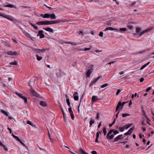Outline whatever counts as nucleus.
<instances>
[{"mask_svg": "<svg viewBox=\"0 0 154 154\" xmlns=\"http://www.w3.org/2000/svg\"><path fill=\"white\" fill-rule=\"evenodd\" d=\"M113 130L114 129H111L109 130L106 136L107 139L111 140L114 138V135L112 134L110 135L112 132H113Z\"/></svg>", "mask_w": 154, "mask_h": 154, "instance_id": "1", "label": "nucleus"}, {"mask_svg": "<svg viewBox=\"0 0 154 154\" xmlns=\"http://www.w3.org/2000/svg\"><path fill=\"white\" fill-rule=\"evenodd\" d=\"M30 91L31 92V94L32 95H33L34 96L36 97H39L40 95L37 93L32 87L30 88Z\"/></svg>", "mask_w": 154, "mask_h": 154, "instance_id": "2", "label": "nucleus"}, {"mask_svg": "<svg viewBox=\"0 0 154 154\" xmlns=\"http://www.w3.org/2000/svg\"><path fill=\"white\" fill-rule=\"evenodd\" d=\"M15 94L18 95L20 98L23 100L25 103H27V98L23 96L22 94L17 92H16Z\"/></svg>", "mask_w": 154, "mask_h": 154, "instance_id": "3", "label": "nucleus"}, {"mask_svg": "<svg viewBox=\"0 0 154 154\" xmlns=\"http://www.w3.org/2000/svg\"><path fill=\"white\" fill-rule=\"evenodd\" d=\"M3 54H7L8 55H15L17 54V52L16 51H9L7 52H2Z\"/></svg>", "mask_w": 154, "mask_h": 154, "instance_id": "4", "label": "nucleus"}, {"mask_svg": "<svg viewBox=\"0 0 154 154\" xmlns=\"http://www.w3.org/2000/svg\"><path fill=\"white\" fill-rule=\"evenodd\" d=\"M32 51L35 53H40L41 52H43L45 51V50H41L39 49L32 48Z\"/></svg>", "mask_w": 154, "mask_h": 154, "instance_id": "5", "label": "nucleus"}, {"mask_svg": "<svg viewBox=\"0 0 154 154\" xmlns=\"http://www.w3.org/2000/svg\"><path fill=\"white\" fill-rule=\"evenodd\" d=\"M61 22H63V21L60 20L51 21L49 20V25L58 23H60Z\"/></svg>", "mask_w": 154, "mask_h": 154, "instance_id": "6", "label": "nucleus"}, {"mask_svg": "<svg viewBox=\"0 0 154 154\" xmlns=\"http://www.w3.org/2000/svg\"><path fill=\"white\" fill-rule=\"evenodd\" d=\"M49 138L50 140V141H49V145L50 146H52L54 144V140L53 139L50 137V135L49 132Z\"/></svg>", "mask_w": 154, "mask_h": 154, "instance_id": "7", "label": "nucleus"}, {"mask_svg": "<svg viewBox=\"0 0 154 154\" xmlns=\"http://www.w3.org/2000/svg\"><path fill=\"white\" fill-rule=\"evenodd\" d=\"M36 24L39 25H48V21H41L37 22Z\"/></svg>", "mask_w": 154, "mask_h": 154, "instance_id": "8", "label": "nucleus"}, {"mask_svg": "<svg viewBox=\"0 0 154 154\" xmlns=\"http://www.w3.org/2000/svg\"><path fill=\"white\" fill-rule=\"evenodd\" d=\"M43 31L42 30H39L38 32V34L37 35V36H40V38H42L45 37V35L43 34Z\"/></svg>", "mask_w": 154, "mask_h": 154, "instance_id": "9", "label": "nucleus"}, {"mask_svg": "<svg viewBox=\"0 0 154 154\" xmlns=\"http://www.w3.org/2000/svg\"><path fill=\"white\" fill-rule=\"evenodd\" d=\"M39 104L40 105L43 107H47L48 105L47 103L45 101H41L40 102Z\"/></svg>", "mask_w": 154, "mask_h": 154, "instance_id": "10", "label": "nucleus"}, {"mask_svg": "<svg viewBox=\"0 0 154 154\" xmlns=\"http://www.w3.org/2000/svg\"><path fill=\"white\" fill-rule=\"evenodd\" d=\"M134 129V127H132L126 133L125 135H130L131 134V133L133 132V130Z\"/></svg>", "mask_w": 154, "mask_h": 154, "instance_id": "11", "label": "nucleus"}, {"mask_svg": "<svg viewBox=\"0 0 154 154\" xmlns=\"http://www.w3.org/2000/svg\"><path fill=\"white\" fill-rule=\"evenodd\" d=\"M149 29H147L145 30H144L141 32H140L139 33V34L137 36V37H140L143 34L145 33L147 31H149Z\"/></svg>", "mask_w": 154, "mask_h": 154, "instance_id": "12", "label": "nucleus"}, {"mask_svg": "<svg viewBox=\"0 0 154 154\" xmlns=\"http://www.w3.org/2000/svg\"><path fill=\"white\" fill-rule=\"evenodd\" d=\"M118 30V29L116 28H114L112 27H108L105 29L103 30V31H106L107 30Z\"/></svg>", "mask_w": 154, "mask_h": 154, "instance_id": "13", "label": "nucleus"}, {"mask_svg": "<svg viewBox=\"0 0 154 154\" xmlns=\"http://www.w3.org/2000/svg\"><path fill=\"white\" fill-rule=\"evenodd\" d=\"M56 17V16L54 14H49V18H50L51 19H55Z\"/></svg>", "mask_w": 154, "mask_h": 154, "instance_id": "14", "label": "nucleus"}, {"mask_svg": "<svg viewBox=\"0 0 154 154\" xmlns=\"http://www.w3.org/2000/svg\"><path fill=\"white\" fill-rule=\"evenodd\" d=\"M78 93L77 92H75L73 94L74 99L75 100H79V97L78 96Z\"/></svg>", "mask_w": 154, "mask_h": 154, "instance_id": "15", "label": "nucleus"}, {"mask_svg": "<svg viewBox=\"0 0 154 154\" xmlns=\"http://www.w3.org/2000/svg\"><path fill=\"white\" fill-rule=\"evenodd\" d=\"M123 136L122 134L120 135L117 136L115 139V141H117L119 140L122 139L123 138H121V137Z\"/></svg>", "mask_w": 154, "mask_h": 154, "instance_id": "16", "label": "nucleus"}, {"mask_svg": "<svg viewBox=\"0 0 154 154\" xmlns=\"http://www.w3.org/2000/svg\"><path fill=\"white\" fill-rule=\"evenodd\" d=\"M67 104L69 106H70V104L69 97L67 94L65 95Z\"/></svg>", "mask_w": 154, "mask_h": 154, "instance_id": "17", "label": "nucleus"}, {"mask_svg": "<svg viewBox=\"0 0 154 154\" xmlns=\"http://www.w3.org/2000/svg\"><path fill=\"white\" fill-rule=\"evenodd\" d=\"M35 80L34 79H31L29 82V85L30 87L31 88V85L34 84L35 83L34 82Z\"/></svg>", "mask_w": 154, "mask_h": 154, "instance_id": "18", "label": "nucleus"}, {"mask_svg": "<svg viewBox=\"0 0 154 154\" xmlns=\"http://www.w3.org/2000/svg\"><path fill=\"white\" fill-rule=\"evenodd\" d=\"M79 153L81 154H88L87 153L85 152L81 147H80L79 149Z\"/></svg>", "mask_w": 154, "mask_h": 154, "instance_id": "19", "label": "nucleus"}, {"mask_svg": "<svg viewBox=\"0 0 154 154\" xmlns=\"http://www.w3.org/2000/svg\"><path fill=\"white\" fill-rule=\"evenodd\" d=\"M92 72V71L91 69H88L86 73V75H87V76L88 77H89Z\"/></svg>", "mask_w": 154, "mask_h": 154, "instance_id": "20", "label": "nucleus"}, {"mask_svg": "<svg viewBox=\"0 0 154 154\" xmlns=\"http://www.w3.org/2000/svg\"><path fill=\"white\" fill-rule=\"evenodd\" d=\"M27 124H29L30 125H31L33 127L35 128L36 127L35 125H34L33 123H32L31 122H30L29 120H27Z\"/></svg>", "mask_w": 154, "mask_h": 154, "instance_id": "21", "label": "nucleus"}, {"mask_svg": "<svg viewBox=\"0 0 154 154\" xmlns=\"http://www.w3.org/2000/svg\"><path fill=\"white\" fill-rule=\"evenodd\" d=\"M24 34L27 37L31 39H32V37L28 33L24 31L23 32Z\"/></svg>", "mask_w": 154, "mask_h": 154, "instance_id": "22", "label": "nucleus"}, {"mask_svg": "<svg viewBox=\"0 0 154 154\" xmlns=\"http://www.w3.org/2000/svg\"><path fill=\"white\" fill-rule=\"evenodd\" d=\"M4 17L5 18H6L10 20H11L12 21H13L14 20V18H13V17H12L11 16H5Z\"/></svg>", "mask_w": 154, "mask_h": 154, "instance_id": "23", "label": "nucleus"}, {"mask_svg": "<svg viewBox=\"0 0 154 154\" xmlns=\"http://www.w3.org/2000/svg\"><path fill=\"white\" fill-rule=\"evenodd\" d=\"M40 16L44 18H48V13L45 14H41Z\"/></svg>", "mask_w": 154, "mask_h": 154, "instance_id": "24", "label": "nucleus"}, {"mask_svg": "<svg viewBox=\"0 0 154 154\" xmlns=\"http://www.w3.org/2000/svg\"><path fill=\"white\" fill-rule=\"evenodd\" d=\"M98 100L97 97V96H93L92 98V101L95 102Z\"/></svg>", "mask_w": 154, "mask_h": 154, "instance_id": "25", "label": "nucleus"}, {"mask_svg": "<svg viewBox=\"0 0 154 154\" xmlns=\"http://www.w3.org/2000/svg\"><path fill=\"white\" fill-rule=\"evenodd\" d=\"M1 112L5 116H8V112L5 111V110H4L3 109H2L1 111Z\"/></svg>", "mask_w": 154, "mask_h": 154, "instance_id": "26", "label": "nucleus"}, {"mask_svg": "<svg viewBox=\"0 0 154 154\" xmlns=\"http://www.w3.org/2000/svg\"><path fill=\"white\" fill-rule=\"evenodd\" d=\"M3 6L4 7H9L11 8H12L14 7L13 5L10 4H8L7 5H4Z\"/></svg>", "mask_w": 154, "mask_h": 154, "instance_id": "27", "label": "nucleus"}, {"mask_svg": "<svg viewBox=\"0 0 154 154\" xmlns=\"http://www.w3.org/2000/svg\"><path fill=\"white\" fill-rule=\"evenodd\" d=\"M150 63V62H148L147 63H146V64H145L143 65L140 68V69L141 70H142L146 66L148 65L149 63Z\"/></svg>", "mask_w": 154, "mask_h": 154, "instance_id": "28", "label": "nucleus"}, {"mask_svg": "<svg viewBox=\"0 0 154 154\" xmlns=\"http://www.w3.org/2000/svg\"><path fill=\"white\" fill-rule=\"evenodd\" d=\"M127 27L130 29H132L133 28L132 25L130 23L127 24Z\"/></svg>", "mask_w": 154, "mask_h": 154, "instance_id": "29", "label": "nucleus"}, {"mask_svg": "<svg viewBox=\"0 0 154 154\" xmlns=\"http://www.w3.org/2000/svg\"><path fill=\"white\" fill-rule=\"evenodd\" d=\"M127 126V125H126L123 127H119V130L120 131L123 132L125 130V127H126Z\"/></svg>", "mask_w": 154, "mask_h": 154, "instance_id": "30", "label": "nucleus"}, {"mask_svg": "<svg viewBox=\"0 0 154 154\" xmlns=\"http://www.w3.org/2000/svg\"><path fill=\"white\" fill-rule=\"evenodd\" d=\"M141 31V28L140 27H137L136 28V32L137 33H138Z\"/></svg>", "mask_w": 154, "mask_h": 154, "instance_id": "31", "label": "nucleus"}, {"mask_svg": "<svg viewBox=\"0 0 154 154\" xmlns=\"http://www.w3.org/2000/svg\"><path fill=\"white\" fill-rule=\"evenodd\" d=\"M9 64L11 65H17V63L16 61H14L13 62H11Z\"/></svg>", "mask_w": 154, "mask_h": 154, "instance_id": "32", "label": "nucleus"}, {"mask_svg": "<svg viewBox=\"0 0 154 154\" xmlns=\"http://www.w3.org/2000/svg\"><path fill=\"white\" fill-rule=\"evenodd\" d=\"M117 107H118V108H119L120 107H121V108L122 109V103L121 102V101H119V102L118 103V104L117 105V106H116Z\"/></svg>", "mask_w": 154, "mask_h": 154, "instance_id": "33", "label": "nucleus"}, {"mask_svg": "<svg viewBox=\"0 0 154 154\" xmlns=\"http://www.w3.org/2000/svg\"><path fill=\"white\" fill-rule=\"evenodd\" d=\"M36 56L37 60H38V61L42 59V57H41L39 56L37 54L36 55Z\"/></svg>", "mask_w": 154, "mask_h": 154, "instance_id": "34", "label": "nucleus"}, {"mask_svg": "<svg viewBox=\"0 0 154 154\" xmlns=\"http://www.w3.org/2000/svg\"><path fill=\"white\" fill-rule=\"evenodd\" d=\"M103 132L104 134V136L106 135V128H104L103 130Z\"/></svg>", "mask_w": 154, "mask_h": 154, "instance_id": "35", "label": "nucleus"}, {"mask_svg": "<svg viewBox=\"0 0 154 154\" xmlns=\"http://www.w3.org/2000/svg\"><path fill=\"white\" fill-rule=\"evenodd\" d=\"M18 141L20 142L22 145H23L24 146H26V145L19 138L18 140H17Z\"/></svg>", "mask_w": 154, "mask_h": 154, "instance_id": "36", "label": "nucleus"}, {"mask_svg": "<svg viewBox=\"0 0 154 154\" xmlns=\"http://www.w3.org/2000/svg\"><path fill=\"white\" fill-rule=\"evenodd\" d=\"M95 121L94 120H91L90 122V126L91 127L93 124L94 123Z\"/></svg>", "mask_w": 154, "mask_h": 154, "instance_id": "37", "label": "nucleus"}, {"mask_svg": "<svg viewBox=\"0 0 154 154\" xmlns=\"http://www.w3.org/2000/svg\"><path fill=\"white\" fill-rule=\"evenodd\" d=\"M119 132L118 130H113V135H116V134H119Z\"/></svg>", "mask_w": 154, "mask_h": 154, "instance_id": "38", "label": "nucleus"}, {"mask_svg": "<svg viewBox=\"0 0 154 154\" xmlns=\"http://www.w3.org/2000/svg\"><path fill=\"white\" fill-rule=\"evenodd\" d=\"M130 116V115L128 113H123L122 114V116L123 117H126L127 116Z\"/></svg>", "mask_w": 154, "mask_h": 154, "instance_id": "39", "label": "nucleus"}, {"mask_svg": "<svg viewBox=\"0 0 154 154\" xmlns=\"http://www.w3.org/2000/svg\"><path fill=\"white\" fill-rule=\"evenodd\" d=\"M108 85V84H107V83H106L102 85L101 86V88H104L107 86Z\"/></svg>", "mask_w": 154, "mask_h": 154, "instance_id": "40", "label": "nucleus"}, {"mask_svg": "<svg viewBox=\"0 0 154 154\" xmlns=\"http://www.w3.org/2000/svg\"><path fill=\"white\" fill-rule=\"evenodd\" d=\"M147 50H140L139 51V54H142L143 53H144Z\"/></svg>", "mask_w": 154, "mask_h": 154, "instance_id": "41", "label": "nucleus"}, {"mask_svg": "<svg viewBox=\"0 0 154 154\" xmlns=\"http://www.w3.org/2000/svg\"><path fill=\"white\" fill-rule=\"evenodd\" d=\"M116 121V119H114V120H113L112 123L111 124H110L109 125V127H112V125H114Z\"/></svg>", "mask_w": 154, "mask_h": 154, "instance_id": "42", "label": "nucleus"}, {"mask_svg": "<svg viewBox=\"0 0 154 154\" xmlns=\"http://www.w3.org/2000/svg\"><path fill=\"white\" fill-rule=\"evenodd\" d=\"M30 24L33 27V28L35 29H38V27L37 26H35V25H33L32 23H31Z\"/></svg>", "mask_w": 154, "mask_h": 154, "instance_id": "43", "label": "nucleus"}, {"mask_svg": "<svg viewBox=\"0 0 154 154\" xmlns=\"http://www.w3.org/2000/svg\"><path fill=\"white\" fill-rule=\"evenodd\" d=\"M143 115H144L145 116V118H146V119L148 120H149V121H150V120L149 119L148 117H147V116L146 115V114L145 112H143Z\"/></svg>", "mask_w": 154, "mask_h": 154, "instance_id": "44", "label": "nucleus"}, {"mask_svg": "<svg viewBox=\"0 0 154 154\" xmlns=\"http://www.w3.org/2000/svg\"><path fill=\"white\" fill-rule=\"evenodd\" d=\"M70 115L71 116V117L72 119L73 120L75 118V117L74 116L73 112H71V113H70Z\"/></svg>", "mask_w": 154, "mask_h": 154, "instance_id": "45", "label": "nucleus"}, {"mask_svg": "<svg viewBox=\"0 0 154 154\" xmlns=\"http://www.w3.org/2000/svg\"><path fill=\"white\" fill-rule=\"evenodd\" d=\"M12 136L17 140L19 138L18 137L14 135L13 134H12Z\"/></svg>", "mask_w": 154, "mask_h": 154, "instance_id": "46", "label": "nucleus"}, {"mask_svg": "<svg viewBox=\"0 0 154 154\" xmlns=\"http://www.w3.org/2000/svg\"><path fill=\"white\" fill-rule=\"evenodd\" d=\"M120 30L121 31H125L126 30V29L125 28H121L120 29Z\"/></svg>", "mask_w": 154, "mask_h": 154, "instance_id": "47", "label": "nucleus"}, {"mask_svg": "<svg viewBox=\"0 0 154 154\" xmlns=\"http://www.w3.org/2000/svg\"><path fill=\"white\" fill-rule=\"evenodd\" d=\"M78 34L79 35H81L82 36H83L84 35L83 32L81 31H79V32H78Z\"/></svg>", "mask_w": 154, "mask_h": 154, "instance_id": "48", "label": "nucleus"}, {"mask_svg": "<svg viewBox=\"0 0 154 154\" xmlns=\"http://www.w3.org/2000/svg\"><path fill=\"white\" fill-rule=\"evenodd\" d=\"M99 36L100 37H102L103 36V33L102 32H100L99 33Z\"/></svg>", "mask_w": 154, "mask_h": 154, "instance_id": "49", "label": "nucleus"}, {"mask_svg": "<svg viewBox=\"0 0 154 154\" xmlns=\"http://www.w3.org/2000/svg\"><path fill=\"white\" fill-rule=\"evenodd\" d=\"M49 32L53 33V30L51 28L49 27Z\"/></svg>", "mask_w": 154, "mask_h": 154, "instance_id": "50", "label": "nucleus"}, {"mask_svg": "<svg viewBox=\"0 0 154 154\" xmlns=\"http://www.w3.org/2000/svg\"><path fill=\"white\" fill-rule=\"evenodd\" d=\"M100 117L99 113H97V114L96 119H99Z\"/></svg>", "mask_w": 154, "mask_h": 154, "instance_id": "51", "label": "nucleus"}, {"mask_svg": "<svg viewBox=\"0 0 154 154\" xmlns=\"http://www.w3.org/2000/svg\"><path fill=\"white\" fill-rule=\"evenodd\" d=\"M91 49V48H85L84 49V51H88V50H90Z\"/></svg>", "mask_w": 154, "mask_h": 154, "instance_id": "52", "label": "nucleus"}, {"mask_svg": "<svg viewBox=\"0 0 154 154\" xmlns=\"http://www.w3.org/2000/svg\"><path fill=\"white\" fill-rule=\"evenodd\" d=\"M120 91H121L120 89H118V90L117 91L116 93V95H118L119 94Z\"/></svg>", "mask_w": 154, "mask_h": 154, "instance_id": "53", "label": "nucleus"}, {"mask_svg": "<svg viewBox=\"0 0 154 154\" xmlns=\"http://www.w3.org/2000/svg\"><path fill=\"white\" fill-rule=\"evenodd\" d=\"M3 148V149L5 151H8V149L6 148L5 147V146H3L2 147Z\"/></svg>", "mask_w": 154, "mask_h": 154, "instance_id": "54", "label": "nucleus"}, {"mask_svg": "<svg viewBox=\"0 0 154 154\" xmlns=\"http://www.w3.org/2000/svg\"><path fill=\"white\" fill-rule=\"evenodd\" d=\"M64 118V122L66 123V122L67 121V118L66 116H65V117H63Z\"/></svg>", "mask_w": 154, "mask_h": 154, "instance_id": "55", "label": "nucleus"}, {"mask_svg": "<svg viewBox=\"0 0 154 154\" xmlns=\"http://www.w3.org/2000/svg\"><path fill=\"white\" fill-rule=\"evenodd\" d=\"M92 154H97V152L96 151L93 150L91 152Z\"/></svg>", "mask_w": 154, "mask_h": 154, "instance_id": "56", "label": "nucleus"}, {"mask_svg": "<svg viewBox=\"0 0 154 154\" xmlns=\"http://www.w3.org/2000/svg\"><path fill=\"white\" fill-rule=\"evenodd\" d=\"M151 88V87H149L147 88L146 90V91L147 92H148Z\"/></svg>", "mask_w": 154, "mask_h": 154, "instance_id": "57", "label": "nucleus"}, {"mask_svg": "<svg viewBox=\"0 0 154 154\" xmlns=\"http://www.w3.org/2000/svg\"><path fill=\"white\" fill-rule=\"evenodd\" d=\"M69 107L68 108L69 111L70 113H71V112H72V109L71 107V106Z\"/></svg>", "mask_w": 154, "mask_h": 154, "instance_id": "58", "label": "nucleus"}, {"mask_svg": "<svg viewBox=\"0 0 154 154\" xmlns=\"http://www.w3.org/2000/svg\"><path fill=\"white\" fill-rule=\"evenodd\" d=\"M97 78H96V79H94L93 81H92V82H93V83H95V82H96L97 81Z\"/></svg>", "mask_w": 154, "mask_h": 154, "instance_id": "59", "label": "nucleus"}, {"mask_svg": "<svg viewBox=\"0 0 154 154\" xmlns=\"http://www.w3.org/2000/svg\"><path fill=\"white\" fill-rule=\"evenodd\" d=\"M70 43H71V44H71L72 45H77V44L76 43H72L71 42H70Z\"/></svg>", "mask_w": 154, "mask_h": 154, "instance_id": "60", "label": "nucleus"}, {"mask_svg": "<svg viewBox=\"0 0 154 154\" xmlns=\"http://www.w3.org/2000/svg\"><path fill=\"white\" fill-rule=\"evenodd\" d=\"M144 80V79L143 78H141L140 79V82H142Z\"/></svg>", "mask_w": 154, "mask_h": 154, "instance_id": "61", "label": "nucleus"}, {"mask_svg": "<svg viewBox=\"0 0 154 154\" xmlns=\"http://www.w3.org/2000/svg\"><path fill=\"white\" fill-rule=\"evenodd\" d=\"M99 136V132H97L96 134V137L97 138H98Z\"/></svg>", "mask_w": 154, "mask_h": 154, "instance_id": "62", "label": "nucleus"}, {"mask_svg": "<svg viewBox=\"0 0 154 154\" xmlns=\"http://www.w3.org/2000/svg\"><path fill=\"white\" fill-rule=\"evenodd\" d=\"M8 129L10 133V134H11L12 133V131H11V129L10 128H9L8 127Z\"/></svg>", "mask_w": 154, "mask_h": 154, "instance_id": "63", "label": "nucleus"}, {"mask_svg": "<svg viewBox=\"0 0 154 154\" xmlns=\"http://www.w3.org/2000/svg\"><path fill=\"white\" fill-rule=\"evenodd\" d=\"M102 78V77L101 76H98L97 78V80H98L99 79H100Z\"/></svg>", "mask_w": 154, "mask_h": 154, "instance_id": "64", "label": "nucleus"}]
</instances>
